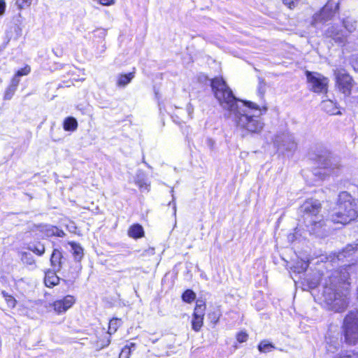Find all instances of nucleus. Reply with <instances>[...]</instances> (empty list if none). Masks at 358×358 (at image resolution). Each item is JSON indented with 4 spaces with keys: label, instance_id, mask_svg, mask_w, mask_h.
I'll use <instances>...</instances> for the list:
<instances>
[{
    "label": "nucleus",
    "instance_id": "nucleus-1",
    "mask_svg": "<svg viewBox=\"0 0 358 358\" xmlns=\"http://www.w3.org/2000/svg\"><path fill=\"white\" fill-rule=\"evenodd\" d=\"M211 87L220 105L232 116L236 127L249 133H259L264 123L260 119L259 106L253 102L237 99L222 78H215L211 80Z\"/></svg>",
    "mask_w": 358,
    "mask_h": 358
},
{
    "label": "nucleus",
    "instance_id": "nucleus-20",
    "mask_svg": "<svg viewBox=\"0 0 358 358\" xmlns=\"http://www.w3.org/2000/svg\"><path fill=\"white\" fill-rule=\"evenodd\" d=\"M63 127L65 131H73L78 127L77 120L73 117H66L64 121Z\"/></svg>",
    "mask_w": 358,
    "mask_h": 358
},
{
    "label": "nucleus",
    "instance_id": "nucleus-29",
    "mask_svg": "<svg viewBox=\"0 0 358 358\" xmlns=\"http://www.w3.org/2000/svg\"><path fill=\"white\" fill-rule=\"evenodd\" d=\"M21 260L24 264L28 265H32L35 262L31 254L26 252H22Z\"/></svg>",
    "mask_w": 358,
    "mask_h": 358
},
{
    "label": "nucleus",
    "instance_id": "nucleus-9",
    "mask_svg": "<svg viewBox=\"0 0 358 358\" xmlns=\"http://www.w3.org/2000/svg\"><path fill=\"white\" fill-rule=\"evenodd\" d=\"M307 80L311 90L315 93H323L327 92L328 78L323 75L307 71L306 72Z\"/></svg>",
    "mask_w": 358,
    "mask_h": 358
},
{
    "label": "nucleus",
    "instance_id": "nucleus-8",
    "mask_svg": "<svg viewBox=\"0 0 358 358\" xmlns=\"http://www.w3.org/2000/svg\"><path fill=\"white\" fill-rule=\"evenodd\" d=\"M274 145L281 152H294L297 143L294 136L289 133L276 134L273 140Z\"/></svg>",
    "mask_w": 358,
    "mask_h": 358
},
{
    "label": "nucleus",
    "instance_id": "nucleus-24",
    "mask_svg": "<svg viewBox=\"0 0 358 358\" xmlns=\"http://www.w3.org/2000/svg\"><path fill=\"white\" fill-rule=\"evenodd\" d=\"M322 106L327 113L334 115L337 113V108L335 106V104L333 101L330 100L323 101L322 103Z\"/></svg>",
    "mask_w": 358,
    "mask_h": 358
},
{
    "label": "nucleus",
    "instance_id": "nucleus-3",
    "mask_svg": "<svg viewBox=\"0 0 358 358\" xmlns=\"http://www.w3.org/2000/svg\"><path fill=\"white\" fill-rule=\"evenodd\" d=\"M321 210V203L313 199L306 200L299 208L303 221L311 233H317L318 229L325 224L323 216L320 214Z\"/></svg>",
    "mask_w": 358,
    "mask_h": 358
},
{
    "label": "nucleus",
    "instance_id": "nucleus-10",
    "mask_svg": "<svg viewBox=\"0 0 358 358\" xmlns=\"http://www.w3.org/2000/svg\"><path fill=\"white\" fill-rule=\"evenodd\" d=\"M336 80L339 91L345 96H349L354 85L352 78L344 70H340L336 73Z\"/></svg>",
    "mask_w": 358,
    "mask_h": 358
},
{
    "label": "nucleus",
    "instance_id": "nucleus-41",
    "mask_svg": "<svg viewBox=\"0 0 358 358\" xmlns=\"http://www.w3.org/2000/svg\"><path fill=\"white\" fill-rule=\"evenodd\" d=\"M6 9V3L3 0H0V15H2Z\"/></svg>",
    "mask_w": 358,
    "mask_h": 358
},
{
    "label": "nucleus",
    "instance_id": "nucleus-38",
    "mask_svg": "<svg viewBox=\"0 0 358 358\" xmlns=\"http://www.w3.org/2000/svg\"><path fill=\"white\" fill-rule=\"evenodd\" d=\"M131 353V348L124 347L122 350L119 358H129Z\"/></svg>",
    "mask_w": 358,
    "mask_h": 358
},
{
    "label": "nucleus",
    "instance_id": "nucleus-15",
    "mask_svg": "<svg viewBox=\"0 0 358 358\" xmlns=\"http://www.w3.org/2000/svg\"><path fill=\"white\" fill-rule=\"evenodd\" d=\"M57 271H48L45 272V278H44V282L45 286L48 287H52L55 285H57L60 278L57 275L56 272Z\"/></svg>",
    "mask_w": 358,
    "mask_h": 358
},
{
    "label": "nucleus",
    "instance_id": "nucleus-6",
    "mask_svg": "<svg viewBox=\"0 0 358 358\" xmlns=\"http://www.w3.org/2000/svg\"><path fill=\"white\" fill-rule=\"evenodd\" d=\"M345 341L355 345L358 341V311H350L345 317L343 324Z\"/></svg>",
    "mask_w": 358,
    "mask_h": 358
},
{
    "label": "nucleus",
    "instance_id": "nucleus-22",
    "mask_svg": "<svg viewBox=\"0 0 358 358\" xmlns=\"http://www.w3.org/2000/svg\"><path fill=\"white\" fill-rule=\"evenodd\" d=\"M343 25L349 33H352L357 29V21L348 17L343 20Z\"/></svg>",
    "mask_w": 358,
    "mask_h": 358
},
{
    "label": "nucleus",
    "instance_id": "nucleus-18",
    "mask_svg": "<svg viewBox=\"0 0 358 358\" xmlns=\"http://www.w3.org/2000/svg\"><path fill=\"white\" fill-rule=\"evenodd\" d=\"M128 235L133 238H139L144 236L143 228L138 224L131 226L128 230Z\"/></svg>",
    "mask_w": 358,
    "mask_h": 358
},
{
    "label": "nucleus",
    "instance_id": "nucleus-12",
    "mask_svg": "<svg viewBox=\"0 0 358 358\" xmlns=\"http://www.w3.org/2000/svg\"><path fill=\"white\" fill-rule=\"evenodd\" d=\"M325 35L339 45H344L347 42L348 35L345 31L334 25L331 26L326 30Z\"/></svg>",
    "mask_w": 358,
    "mask_h": 358
},
{
    "label": "nucleus",
    "instance_id": "nucleus-30",
    "mask_svg": "<svg viewBox=\"0 0 358 358\" xmlns=\"http://www.w3.org/2000/svg\"><path fill=\"white\" fill-rule=\"evenodd\" d=\"M220 315L221 314L219 311H213L208 314V318L210 322L215 325L219 322Z\"/></svg>",
    "mask_w": 358,
    "mask_h": 358
},
{
    "label": "nucleus",
    "instance_id": "nucleus-39",
    "mask_svg": "<svg viewBox=\"0 0 358 358\" xmlns=\"http://www.w3.org/2000/svg\"><path fill=\"white\" fill-rule=\"evenodd\" d=\"M265 92V85L264 83L260 80L258 86V94L260 97H262Z\"/></svg>",
    "mask_w": 358,
    "mask_h": 358
},
{
    "label": "nucleus",
    "instance_id": "nucleus-43",
    "mask_svg": "<svg viewBox=\"0 0 358 358\" xmlns=\"http://www.w3.org/2000/svg\"><path fill=\"white\" fill-rule=\"evenodd\" d=\"M187 110L189 115L191 116L194 111V108L191 103H188V105L187 106Z\"/></svg>",
    "mask_w": 358,
    "mask_h": 358
},
{
    "label": "nucleus",
    "instance_id": "nucleus-45",
    "mask_svg": "<svg viewBox=\"0 0 358 358\" xmlns=\"http://www.w3.org/2000/svg\"><path fill=\"white\" fill-rule=\"evenodd\" d=\"M124 347H128L129 348H131V351L132 350L135 349L136 344L134 343H130L129 345H127Z\"/></svg>",
    "mask_w": 358,
    "mask_h": 358
},
{
    "label": "nucleus",
    "instance_id": "nucleus-36",
    "mask_svg": "<svg viewBox=\"0 0 358 358\" xmlns=\"http://www.w3.org/2000/svg\"><path fill=\"white\" fill-rule=\"evenodd\" d=\"M248 338V335L247 333L241 331L237 334L236 335V339L239 343H243L247 341Z\"/></svg>",
    "mask_w": 358,
    "mask_h": 358
},
{
    "label": "nucleus",
    "instance_id": "nucleus-32",
    "mask_svg": "<svg viewBox=\"0 0 358 358\" xmlns=\"http://www.w3.org/2000/svg\"><path fill=\"white\" fill-rule=\"evenodd\" d=\"M2 294L6 298L8 306L12 308L15 307L16 305V300L13 296L6 294L4 292H3Z\"/></svg>",
    "mask_w": 358,
    "mask_h": 358
},
{
    "label": "nucleus",
    "instance_id": "nucleus-26",
    "mask_svg": "<svg viewBox=\"0 0 358 358\" xmlns=\"http://www.w3.org/2000/svg\"><path fill=\"white\" fill-rule=\"evenodd\" d=\"M275 349L274 345L268 341H262L258 345V350L261 352L266 353Z\"/></svg>",
    "mask_w": 358,
    "mask_h": 358
},
{
    "label": "nucleus",
    "instance_id": "nucleus-13",
    "mask_svg": "<svg viewBox=\"0 0 358 358\" xmlns=\"http://www.w3.org/2000/svg\"><path fill=\"white\" fill-rule=\"evenodd\" d=\"M75 303V299L71 295H67L62 299L55 301L52 303V307L57 313L66 312Z\"/></svg>",
    "mask_w": 358,
    "mask_h": 358
},
{
    "label": "nucleus",
    "instance_id": "nucleus-17",
    "mask_svg": "<svg viewBox=\"0 0 358 358\" xmlns=\"http://www.w3.org/2000/svg\"><path fill=\"white\" fill-rule=\"evenodd\" d=\"M134 72H131L127 74H118L117 76V86L120 87H125L134 78Z\"/></svg>",
    "mask_w": 358,
    "mask_h": 358
},
{
    "label": "nucleus",
    "instance_id": "nucleus-42",
    "mask_svg": "<svg viewBox=\"0 0 358 358\" xmlns=\"http://www.w3.org/2000/svg\"><path fill=\"white\" fill-rule=\"evenodd\" d=\"M53 234H55L59 237H64L65 235L64 232L62 230H59L57 228H56V232L53 231Z\"/></svg>",
    "mask_w": 358,
    "mask_h": 358
},
{
    "label": "nucleus",
    "instance_id": "nucleus-16",
    "mask_svg": "<svg viewBox=\"0 0 358 358\" xmlns=\"http://www.w3.org/2000/svg\"><path fill=\"white\" fill-rule=\"evenodd\" d=\"M120 320L117 318H113L110 320L108 334H109L108 338H107L106 343L103 345V347L108 346L110 343V336L111 334H114L120 326Z\"/></svg>",
    "mask_w": 358,
    "mask_h": 358
},
{
    "label": "nucleus",
    "instance_id": "nucleus-33",
    "mask_svg": "<svg viewBox=\"0 0 358 358\" xmlns=\"http://www.w3.org/2000/svg\"><path fill=\"white\" fill-rule=\"evenodd\" d=\"M300 0H282L283 3L290 9L295 8Z\"/></svg>",
    "mask_w": 358,
    "mask_h": 358
},
{
    "label": "nucleus",
    "instance_id": "nucleus-21",
    "mask_svg": "<svg viewBox=\"0 0 358 358\" xmlns=\"http://www.w3.org/2000/svg\"><path fill=\"white\" fill-rule=\"evenodd\" d=\"M357 245H348L342 251L338 252L337 259L338 260H342L343 258L349 257L354 252V251L357 249Z\"/></svg>",
    "mask_w": 358,
    "mask_h": 358
},
{
    "label": "nucleus",
    "instance_id": "nucleus-31",
    "mask_svg": "<svg viewBox=\"0 0 358 358\" xmlns=\"http://www.w3.org/2000/svg\"><path fill=\"white\" fill-rule=\"evenodd\" d=\"M32 0H16V5L20 9L28 7L31 5Z\"/></svg>",
    "mask_w": 358,
    "mask_h": 358
},
{
    "label": "nucleus",
    "instance_id": "nucleus-34",
    "mask_svg": "<svg viewBox=\"0 0 358 358\" xmlns=\"http://www.w3.org/2000/svg\"><path fill=\"white\" fill-rule=\"evenodd\" d=\"M31 71V68L29 66L27 65L24 68L18 70L17 73H15L17 76H27L28 75Z\"/></svg>",
    "mask_w": 358,
    "mask_h": 358
},
{
    "label": "nucleus",
    "instance_id": "nucleus-11",
    "mask_svg": "<svg viewBox=\"0 0 358 358\" xmlns=\"http://www.w3.org/2000/svg\"><path fill=\"white\" fill-rule=\"evenodd\" d=\"M206 304L202 300H197L192 320V328L195 331H199L203 324Z\"/></svg>",
    "mask_w": 358,
    "mask_h": 358
},
{
    "label": "nucleus",
    "instance_id": "nucleus-14",
    "mask_svg": "<svg viewBox=\"0 0 358 358\" xmlns=\"http://www.w3.org/2000/svg\"><path fill=\"white\" fill-rule=\"evenodd\" d=\"M62 252L57 250L55 249L52 253L50 258V263L52 266L54 268L55 271H60L62 267Z\"/></svg>",
    "mask_w": 358,
    "mask_h": 358
},
{
    "label": "nucleus",
    "instance_id": "nucleus-4",
    "mask_svg": "<svg viewBox=\"0 0 358 358\" xmlns=\"http://www.w3.org/2000/svg\"><path fill=\"white\" fill-rule=\"evenodd\" d=\"M357 217V205L352 196L347 192L338 195L336 211L332 215V220L346 224Z\"/></svg>",
    "mask_w": 358,
    "mask_h": 358
},
{
    "label": "nucleus",
    "instance_id": "nucleus-7",
    "mask_svg": "<svg viewBox=\"0 0 358 358\" xmlns=\"http://www.w3.org/2000/svg\"><path fill=\"white\" fill-rule=\"evenodd\" d=\"M339 8V2L335 0L329 1L320 12L313 17L312 24H324L332 19Z\"/></svg>",
    "mask_w": 358,
    "mask_h": 358
},
{
    "label": "nucleus",
    "instance_id": "nucleus-44",
    "mask_svg": "<svg viewBox=\"0 0 358 358\" xmlns=\"http://www.w3.org/2000/svg\"><path fill=\"white\" fill-rule=\"evenodd\" d=\"M136 183L138 185L140 188H143L145 185V188L147 189V185L145 183L141 182L140 181H136Z\"/></svg>",
    "mask_w": 358,
    "mask_h": 358
},
{
    "label": "nucleus",
    "instance_id": "nucleus-40",
    "mask_svg": "<svg viewBox=\"0 0 358 358\" xmlns=\"http://www.w3.org/2000/svg\"><path fill=\"white\" fill-rule=\"evenodd\" d=\"M19 83H20L19 76H17V75L15 74V76L13 78L10 85L13 86V87L17 88V87L19 85Z\"/></svg>",
    "mask_w": 358,
    "mask_h": 358
},
{
    "label": "nucleus",
    "instance_id": "nucleus-2",
    "mask_svg": "<svg viewBox=\"0 0 358 358\" xmlns=\"http://www.w3.org/2000/svg\"><path fill=\"white\" fill-rule=\"evenodd\" d=\"M349 274L345 271L338 273L334 272L330 278L331 286L324 287L323 292L325 302L329 309L335 312H343L348 306V297L346 293H343L337 289L336 279L340 277L338 283H345L348 279Z\"/></svg>",
    "mask_w": 358,
    "mask_h": 358
},
{
    "label": "nucleus",
    "instance_id": "nucleus-23",
    "mask_svg": "<svg viewBox=\"0 0 358 358\" xmlns=\"http://www.w3.org/2000/svg\"><path fill=\"white\" fill-rule=\"evenodd\" d=\"M70 245L76 260L80 261L83 256V249L76 243H71Z\"/></svg>",
    "mask_w": 358,
    "mask_h": 358
},
{
    "label": "nucleus",
    "instance_id": "nucleus-19",
    "mask_svg": "<svg viewBox=\"0 0 358 358\" xmlns=\"http://www.w3.org/2000/svg\"><path fill=\"white\" fill-rule=\"evenodd\" d=\"M309 265V262L304 260H298L291 267V271L296 273H302L306 271Z\"/></svg>",
    "mask_w": 358,
    "mask_h": 358
},
{
    "label": "nucleus",
    "instance_id": "nucleus-25",
    "mask_svg": "<svg viewBox=\"0 0 358 358\" xmlns=\"http://www.w3.org/2000/svg\"><path fill=\"white\" fill-rule=\"evenodd\" d=\"M28 250L32 251L35 254L38 256H41L45 252V246L43 244L41 243H37L36 244L30 245L28 246Z\"/></svg>",
    "mask_w": 358,
    "mask_h": 358
},
{
    "label": "nucleus",
    "instance_id": "nucleus-35",
    "mask_svg": "<svg viewBox=\"0 0 358 358\" xmlns=\"http://www.w3.org/2000/svg\"><path fill=\"white\" fill-rule=\"evenodd\" d=\"M16 89L17 88L13 87L11 85H9V87H8V89L6 90V93H5V96H4L5 99H10L12 98L13 95L14 94Z\"/></svg>",
    "mask_w": 358,
    "mask_h": 358
},
{
    "label": "nucleus",
    "instance_id": "nucleus-27",
    "mask_svg": "<svg viewBox=\"0 0 358 358\" xmlns=\"http://www.w3.org/2000/svg\"><path fill=\"white\" fill-rule=\"evenodd\" d=\"M321 279V275L318 272L314 273L313 278H306V281L308 282V287L310 289L315 288L318 284L320 283Z\"/></svg>",
    "mask_w": 358,
    "mask_h": 358
},
{
    "label": "nucleus",
    "instance_id": "nucleus-46",
    "mask_svg": "<svg viewBox=\"0 0 358 358\" xmlns=\"http://www.w3.org/2000/svg\"><path fill=\"white\" fill-rule=\"evenodd\" d=\"M335 358H351V355H343L336 356V357H335Z\"/></svg>",
    "mask_w": 358,
    "mask_h": 358
},
{
    "label": "nucleus",
    "instance_id": "nucleus-47",
    "mask_svg": "<svg viewBox=\"0 0 358 358\" xmlns=\"http://www.w3.org/2000/svg\"><path fill=\"white\" fill-rule=\"evenodd\" d=\"M266 109H267V108H266V107H264V108H263V110H264V111H266Z\"/></svg>",
    "mask_w": 358,
    "mask_h": 358
},
{
    "label": "nucleus",
    "instance_id": "nucleus-28",
    "mask_svg": "<svg viewBox=\"0 0 358 358\" xmlns=\"http://www.w3.org/2000/svg\"><path fill=\"white\" fill-rule=\"evenodd\" d=\"M196 298V294L191 289H187L182 295V300L186 303H191Z\"/></svg>",
    "mask_w": 358,
    "mask_h": 358
},
{
    "label": "nucleus",
    "instance_id": "nucleus-37",
    "mask_svg": "<svg viewBox=\"0 0 358 358\" xmlns=\"http://www.w3.org/2000/svg\"><path fill=\"white\" fill-rule=\"evenodd\" d=\"M350 62L353 69L356 71H358V54H355L352 55Z\"/></svg>",
    "mask_w": 358,
    "mask_h": 358
},
{
    "label": "nucleus",
    "instance_id": "nucleus-5",
    "mask_svg": "<svg viewBox=\"0 0 358 358\" xmlns=\"http://www.w3.org/2000/svg\"><path fill=\"white\" fill-rule=\"evenodd\" d=\"M317 164L319 170L315 172V175L337 176L342 168L340 158L329 152L318 156Z\"/></svg>",
    "mask_w": 358,
    "mask_h": 358
}]
</instances>
